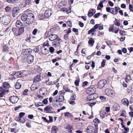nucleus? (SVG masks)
I'll list each match as a JSON object with an SVG mask.
<instances>
[{"instance_id": "obj_1", "label": "nucleus", "mask_w": 133, "mask_h": 133, "mask_svg": "<svg viewBox=\"0 0 133 133\" xmlns=\"http://www.w3.org/2000/svg\"><path fill=\"white\" fill-rule=\"evenodd\" d=\"M10 16L7 15L3 18L1 22L3 24L6 25H7L10 23Z\"/></svg>"}, {"instance_id": "obj_2", "label": "nucleus", "mask_w": 133, "mask_h": 133, "mask_svg": "<svg viewBox=\"0 0 133 133\" xmlns=\"http://www.w3.org/2000/svg\"><path fill=\"white\" fill-rule=\"evenodd\" d=\"M105 92L107 95L111 97L114 96L115 95L114 91L110 89H106Z\"/></svg>"}, {"instance_id": "obj_3", "label": "nucleus", "mask_w": 133, "mask_h": 133, "mask_svg": "<svg viewBox=\"0 0 133 133\" xmlns=\"http://www.w3.org/2000/svg\"><path fill=\"white\" fill-rule=\"evenodd\" d=\"M107 83L106 81L104 79H102L98 83L97 87L99 89H101Z\"/></svg>"}, {"instance_id": "obj_4", "label": "nucleus", "mask_w": 133, "mask_h": 133, "mask_svg": "<svg viewBox=\"0 0 133 133\" xmlns=\"http://www.w3.org/2000/svg\"><path fill=\"white\" fill-rule=\"evenodd\" d=\"M53 108L50 105H48L45 107L44 109V111L46 113H53L54 112Z\"/></svg>"}, {"instance_id": "obj_5", "label": "nucleus", "mask_w": 133, "mask_h": 133, "mask_svg": "<svg viewBox=\"0 0 133 133\" xmlns=\"http://www.w3.org/2000/svg\"><path fill=\"white\" fill-rule=\"evenodd\" d=\"M98 97V95L96 93H95L93 94H90L89 96L87 97V101H90L92 100L95 99Z\"/></svg>"}, {"instance_id": "obj_6", "label": "nucleus", "mask_w": 133, "mask_h": 133, "mask_svg": "<svg viewBox=\"0 0 133 133\" xmlns=\"http://www.w3.org/2000/svg\"><path fill=\"white\" fill-rule=\"evenodd\" d=\"M96 89L95 88L93 87H91L88 88L86 90V92L88 94H92L95 93Z\"/></svg>"}, {"instance_id": "obj_7", "label": "nucleus", "mask_w": 133, "mask_h": 133, "mask_svg": "<svg viewBox=\"0 0 133 133\" xmlns=\"http://www.w3.org/2000/svg\"><path fill=\"white\" fill-rule=\"evenodd\" d=\"M19 98L17 96H13L10 97L9 100L12 103H16L19 99Z\"/></svg>"}, {"instance_id": "obj_8", "label": "nucleus", "mask_w": 133, "mask_h": 133, "mask_svg": "<svg viewBox=\"0 0 133 133\" xmlns=\"http://www.w3.org/2000/svg\"><path fill=\"white\" fill-rule=\"evenodd\" d=\"M19 12V9L18 8L15 7L14 8L12 11V13L13 17H15Z\"/></svg>"}, {"instance_id": "obj_9", "label": "nucleus", "mask_w": 133, "mask_h": 133, "mask_svg": "<svg viewBox=\"0 0 133 133\" xmlns=\"http://www.w3.org/2000/svg\"><path fill=\"white\" fill-rule=\"evenodd\" d=\"M49 39L51 41H53L56 39H57L58 38H59L58 37L57 35L55 34H51L48 36Z\"/></svg>"}, {"instance_id": "obj_10", "label": "nucleus", "mask_w": 133, "mask_h": 133, "mask_svg": "<svg viewBox=\"0 0 133 133\" xmlns=\"http://www.w3.org/2000/svg\"><path fill=\"white\" fill-rule=\"evenodd\" d=\"M94 128L91 125L88 126L86 129V131L87 133H93L94 130Z\"/></svg>"}, {"instance_id": "obj_11", "label": "nucleus", "mask_w": 133, "mask_h": 133, "mask_svg": "<svg viewBox=\"0 0 133 133\" xmlns=\"http://www.w3.org/2000/svg\"><path fill=\"white\" fill-rule=\"evenodd\" d=\"M27 61L29 63H31L33 61L34 57L31 55H30L27 57Z\"/></svg>"}, {"instance_id": "obj_12", "label": "nucleus", "mask_w": 133, "mask_h": 133, "mask_svg": "<svg viewBox=\"0 0 133 133\" xmlns=\"http://www.w3.org/2000/svg\"><path fill=\"white\" fill-rule=\"evenodd\" d=\"M61 40L60 38H58L57 41H54L52 43L53 45L55 47H56L59 46L60 43V41Z\"/></svg>"}, {"instance_id": "obj_13", "label": "nucleus", "mask_w": 133, "mask_h": 133, "mask_svg": "<svg viewBox=\"0 0 133 133\" xmlns=\"http://www.w3.org/2000/svg\"><path fill=\"white\" fill-rule=\"evenodd\" d=\"M22 81L21 80H18L16 82L15 85V87L17 89H18L20 88L21 86V82Z\"/></svg>"}, {"instance_id": "obj_14", "label": "nucleus", "mask_w": 133, "mask_h": 133, "mask_svg": "<svg viewBox=\"0 0 133 133\" xmlns=\"http://www.w3.org/2000/svg\"><path fill=\"white\" fill-rule=\"evenodd\" d=\"M44 15L45 17L49 18L51 15V11L49 10H46L45 12Z\"/></svg>"}, {"instance_id": "obj_15", "label": "nucleus", "mask_w": 133, "mask_h": 133, "mask_svg": "<svg viewBox=\"0 0 133 133\" xmlns=\"http://www.w3.org/2000/svg\"><path fill=\"white\" fill-rule=\"evenodd\" d=\"M41 52L43 54H46L49 52V50L44 47H42L41 49Z\"/></svg>"}, {"instance_id": "obj_16", "label": "nucleus", "mask_w": 133, "mask_h": 133, "mask_svg": "<svg viewBox=\"0 0 133 133\" xmlns=\"http://www.w3.org/2000/svg\"><path fill=\"white\" fill-rule=\"evenodd\" d=\"M12 31L14 33V35L16 36L20 35L21 34L18 32L17 29L15 28H13L12 29Z\"/></svg>"}, {"instance_id": "obj_17", "label": "nucleus", "mask_w": 133, "mask_h": 133, "mask_svg": "<svg viewBox=\"0 0 133 133\" xmlns=\"http://www.w3.org/2000/svg\"><path fill=\"white\" fill-rule=\"evenodd\" d=\"M77 128L79 129H82L84 128V125L81 123H78L77 124Z\"/></svg>"}, {"instance_id": "obj_18", "label": "nucleus", "mask_w": 133, "mask_h": 133, "mask_svg": "<svg viewBox=\"0 0 133 133\" xmlns=\"http://www.w3.org/2000/svg\"><path fill=\"white\" fill-rule=\"evenodd\" d=\"M24 55H27L30 54L31 52V50L30 49H26L23 52Z\"/></svg>"}, {"instance_id": "obj_19", "label": "nucleus", "mask_w": 133, "mask_h": 133, "mask_svg": "<svg viewBox=\"0 0 133 133\" xmlns=\"http://www.w3.org/2000/svg\"><path fill=\"white\" fill-rule=\"evenodd\" d=\"M15 119L16 121L21 123H23L25 122V120L24 118H21L19 117H16Z\"/></svg>"}, {"instance_id": "obj_20", "label": "nucleus", "mask_w": 133, "mask_h": 133, "mask_svg": "<svg viewBox=\"0 0 133 133\" xmlns=\"http://www.w3.org/2000/svg\"><path fill=\"white\" fill-rule=\"evenodd\" d=\"M34 20V18H27L26 21V23L27 24H30L33 22Z\"/></svg>"}, {"instance_id": "obj_21", "label": "nucleus", "mask_w": 133, "mask_h": 133, "mask_svg": "<svg viewBox=\"0 0 133 133\" xmlns=\"http://www.w3.org/2000/svg\"><path fill=\"white\" fill-rule=\"evenodd\" d=\"M122 103L124 105L127 104V106L128 105L129 102L128 100L126 98H124L122 100Z\"/></svg>"}, {"instance_id": "obj_22", "label": "nucleus", "mask_w": 133, "mask_h": 133, "mask_svg": "<svg viewBox=\"0 0 133 133\" xmlns=\"http://www.w3.org/2000/svg\"><path fill=\"white\" fill-rule=\"evenodd\" d=\"M22 73L20 71H17L15 72L13 75L14 77L15 78H17L18 76H20Z\"/></svg>"}, {"instance_id": "obj_23", "label": "nucleus", "mask_w": 133, "mask_h": 133, "mask_svg": "<svg viewBox=\"0 0 133 133\" xmlns=\"http://www.w3.org/2000/svg\"><path fill=\"white\" fill-rule=\"evenodd\" d=\"M27 18V15L25 14H23L21 17V19L23 21H25Z\"/></svg>"}, {"instance_id": "obj_24", "label": "nucleus", "mask_w": 133, "mask_h": 133, "mask_svg": "<svg viewBox=\"0 0 133 133\" xmlns=\"http://www.w3.org/2000/svg\"><path fill=\"white\" fill-rule=\"evenodd\" d=\"M34 80L35 82H38L41 80V76L38 75L36 76L34 78Z\"/></svg>"}, {"instance_id": "obj_25", "label": "nucleus", "mask_w": 133, "mask_h": 133, "mask_svg": "<svg viewBox=\"0 0 133 133\" xmlns=\"http://www.w3.org/2000/svg\"><path fill=\"white\" fill-rule=\"evenodd\" d=\"M3 87L5 89L9 88L10 86L9 84L7 82H4L3 83Z\"/></svg>"}, {"instance_id": "obj_26", "label": "nucleus", "mask_w": 133, "mask_h": 133, "mask_svg": "<svg viewBox=\"0 0 133 133\" xmlns=\"http://www.w3.org/2000/svg\"><path fill=\"white\" fill-rule=\"evenodd\" d=\"M30 88L31 90H34L37 89V87L36 85L35 82H34L33 84L31 85Z\"/></svg>"}, {"instance_id": "obj_27", "label": "nucleus", "mask_w": 133, "mask_h": 133, "mask_svg": "<svg viewBox=\"0 0 133 133\" xmlns=\"http://www.w3.org/2000/svg\"><path fill=\"white\" fill-rule=\"evenodd\" d=\"M113 109L114 111H117L119 110V105L117 104H114L113 106Z\"/></svg>"}, {"instance_id": "obj_28", "label": "nucleus", "mask_w": 133, "mask_h": 133, "mask_svg": "<svg viewBox=\"0 0 133 133\" xmlns=\"http://www.w3.org/2000/svg\"><path fill=\"white\" fill-rule=\"evenodd\" d=\"M64 99V96L63 95H59V98L57 101L58 102H61L63 101Z\"/></svg>"}, {"instance_id": "obj_29", "label": "nucleus", "mask_w": 133, "mask_h": 133, "mask_svg": "<svg viewBox=\"0 0 133 133\" xmlns=\"http://www.w3.org/2000/svg\"><path fill=\"white\" fill-rule=\"evenodd\" d=\"M109 30L110 32L112 31L113 32H114L115 33H117L118 31V30L115 29L113 27L110 28L109 29Z\"/></svg>"}, {"instance_id": "obj_30", "label": "nucleus", "mask_w": 133, "mask_h": 133, "mask_svg": "<svg viewBox=\"0 0 133 133\" xmlns=\"http://www.w3.org/2000/svg\"><path fill=\"white\" fill-rule=\"evenodd\" d=\"M22 25V23L19 20H17L16 22V25L17 27L20 28Z\"/></svg>"}, {"instance_id": "obj_31", "label": "nucleus", "mask_w": 133, "mask_h": 133, "mask_svg": "<svg viewBox=\"0 0 133 133\" xmlns=\"http://www.w3.org/2000/svg\"><path fill=\"white\" fill-rule=\"evenodd\" d=\"M88 43L90 45L92 46L94 43V40L92 38H91L89 40Z\"/></svg>"}, {"instance_id": "obj_32", "label": "nucleus", "mask_w": 133, "mask_h": 133, "mask_svg": "<svg viewBox=\"0 0 133 133\" xmlns=\"http://www.w3.org/2000/svg\"><path fill=\"white\" fill-rule=\"evenodd\" d=\"M51 133H56L57 130V129L56 126H54L52 127Z\"/></svg>"}, {"instance_id": "obj_33", "label": "nucleus", "mask_w": 133, "mask_h": 133, "mask_svg": "<svg viewBox=\"0 0 133 133\" xmlns=\"http://www.w3.org/2000/svg\"><path fill=\"white\" fill-rule=\"evenodd\" d=\"M57 102H58L57 100L54 101L52 102V106L54 107H56L58 106V104L57 103Z\"/></svg>"}, {"instance_id": "obj_34", "label": "nucleus", "mask_w": 133, "mask_h": 133, "mask_svg": "<svg viewBox=\"0 0 133 133\" xmlns=\"http://www.w3.org/2000/svg\"><path fill=\"white\" fill-rule=\"evenodd\" d=\"M27 18L30 19L31 18H34V14L31 13H29L28 15H27Z\"/></svg>"}, {"instance_id": "obj_35", "label": "nucleus", "mask_w": 133, "mask_h": 133, "mask_svg": "<svg viewBox=\"0 0 133 133\" xmlns=\"http://www.w3.org/2000/svg\"><path fill=\"white\" fill-rule=\"evenodd\" d=\"M66 128L69 130V132H71L73 129L72 127L70 125H68L66 127Z\"/></svg>"}, {"instance_id": "obj_36", "label": "nucleus", "mask_w": 133, "mask_h": 133, "mask_svg": "<svg viewBox=\"0 0 133 133\" xmlns=\"http://www.w3.org/2000/svg\"><path fill=\"white\" fill-rule=\"evenodd\" d=\"M45 17V15H44L42 13L39 14L38 16V18L40 19H43Z\"/></svg>"}, {"instance_id": "obj_37", "label": "nucleus", "mask_w": 133, "mask_h": 133, "mask_svg": "<svg viewBox=\"0 0 133 133\" xmlns=\"http://www.w3.org/2000/svg\"><path fill=\"white\" fill-rule=\"evenodd\" d=\"M42 103L41 102H39L38 103H35V105L36 107H38L39 106H43V105L42 104Z\"/></svg>"}, {"instance_id": "obj_38", "label": "nucleus", "mask_w": 133, "mask_h": 133, "mask_svg": "<svg viewBox=\"0 0 133 133\" xmlns=\"http://www.w3.org/2000/svg\"><path fill=\"white\" fill-rule=\"evenodd\" d=\"M91 11V10H90L89 12L88 15L89 17H91V16H92L95 13L94 11Z\"/></svg>"}, {"instance_id": "obj_39", "label": "nucleus", "mask_w": 133, "mask_h": 133, "mask_svg": "<svg viewBox=\"0 0 133 133\" xmlns=\"http://www.w3.org/2000/svg\"><path fill=\"white\" fill-rule=\"evenodd\" d=\"M131 79V77L130 76L128 75L126 76L125 78V81L127 82L128 83Z\"/></svg>"}, {"instance_id": "obj_40", "label": "nucleus", "mask_w": 133, "mask_h": 133, "mask_svg": "<svg viewBox=\"0 0 133 133\" xmlns=\"http://www.w3.org/2000/svg\"><path fill=\"white\" fill-rule=\"evenodd\" d=\"M3 51L6 52L8 50V48L6 45H5L3 47Z\"/></svg>"}, {"instance_id": "obj_41", "label": "nucleus", "mask_w": 133, "mask_h": 133, "mask_svg": "<svg viewBox=\"0 0 133 133\" xmlns=\"http://www.w3.org/2000/svg\"><path fill=\"white\" fill-rule=\"evenodd\" d=\"M5 9L6 11L7 12H10L11 11V8L9 6H6L5 8Z\"/></svg>"}, {"instance_id": "obj_42", "label": "nucleus", "mask_w": 133, "mask_h": 133, "mask_svg": "<svg viewBox=\"0 0 133 133\" xmlns=\"http://www.w3.org/2000/svg\"><path fill=\"white\" fill-rule=\"evenodd\" d=\"M6 92L5 90H3V91L0 93V97H3Z\"/></svg>"}, {"instance_id": "obj_43", "label": "nucleus", "mask_w": 133, "mask_h": 133, "mask_svg": "<svg viewBox=\"0 0 133 133\" xmlns=\"http://www.w3.org/2000/svg\"><path fill=\"white\" fill-rule=\"evenodd\" d=\"M32 0H26L25 1V6L26 5H29L31 3Z\"/></svg>"}, {"instance_id": "obj_44", "label": "nucleus", "mask_w": 133, "mask_h": 133, "mask_svg": "<svg viewBox=\"0 0 133 133\" xmlns=\"http://www.w3.org/2000/svg\"><path fill=\"white\" fill-rule=\"evenodd\" d=\"M95 126L96 127V129H94L93 133H97L98 131V125L97 124H95Z\"/></svg>"}, {"instance_id": "obj_45", "label": "nucleus", "mask_w": 133, "mask_h": 133, "mask_svg": "<svg viewBox=\"0 0 133 133\" xmlns=\"http://www.w3.org/2000/svg\"><path fill=\"white\" fill-rule=\"evenodd\" d=\"M106 62V60L105 59H103V60L102 62L101 63V66L103 67L105 66V63Z\"/></svg>"}, {"instance_id": "obj_46", "label": "nucleus", "mask_w": 133, "mask_h": 133, "mask_svg": "<svg viewBox=\"0 0 133 133\" xmlns=\"http://www.w3.org/2000/svg\"><path fill=\"white\" fill-rule=\"evenodd\" d=\"M28 90L27 89H25L23 93V94L24 95H27V93L28 92Z\"/></svg>"}, {"instance_id": "obj_47", "label": "nucleus", "mask_w": 133, "mask_h": 133, "mask_svg": "<svg viewBox=\"0 0 133 133\" xmlns=\"http://www.w3.org/2000/svg\"><path fill=\"white\" fill-rule=\"evenodd\" d=\"M25 115V114L24 112H21L19 113V117L21 118H23L22 117Z\"/></svg>"}, {"instance_id": "obj_48", "label": "nucleus", "mask_w": 133, "mask_h": 133, "mask_svg": "<svg viewBox=\"0 0 133 133\" xmlns=\"http://www.w3.org/2000/svg\"><path fill=\"white\" fill-rule=\"evenodd\" d=\"M64 116L65 117H70L71 116V114L69 112H66L64 113Z\"/></svg>"}, {"instance_id": "obj_49", "label": "nucleus", "mask_w": 133, "mask_h": 133, "mask_svg": "<svg viewBox=\"0 0 133 133\" xmlns=\"http://www.w3.org/2000/svg\"><path fill=\"white\" fill-rule=\"evenodd\" d=\"M76 97V95H73L71 96L70 99L71 101H74L75 100V98Z\"/></svg>"}, {"instance_id": "obj_50", "label": "nucleus", "mask_w": 133, "mask_h": 133, "mask_svg": "<svg viewBox=\"0 0 133 133\" xmlns=\"http://www.w3.org/2000/svg\"><path fill=\"white\" fill-rule=\"evenodd\" d=\"M115 15L118 12V10H119L120 9L119 8L117 7H115Z\"/></svg>"}, {"instance_id": "obj_51", "label": "nucleus", "mask_w": 133, "mask_h": 133, "mask_svg": "<svg viewBox=\"0 0 133 133\" xmlns=\"http://www.w3.org/2000/svg\"><path fill=\"white\" fill-rule=\"evenodd\" d=\"M19 31L21 34L24 31V28L23 27H20L19 29Z\"/></svg>"}, {"instance_id": "obj_52", "label": "nucleus", "mask_w": 133, "mask_h": 133, "mask_svg": "<svg viewBox=\"0 0 133 133\" xmlns=\"http://www.w3.org/2000/svg\"><path fill=\"white\" fill-rule=\"evenodd\" d=\"M100 98L101 100L103 101H105L107 100L106 97L102 96H100Z\"/></svg>"}, {"instance_id": "obj_53", "label": "nucleus", "mask_w": 133, "mask_h": 133, "mask_svg": "<svg viewBox=\"0 0 133 133\" xmlns=\"http://www.w3.org/2000/svg\"><path fill=\"white\" fill-rule=\"evenodd\" d=\"M119 33L122 35H125V31H123L120 30L119 32Z\"/></svg>"}, {"instance_id": "obj_54", "label": "nucleus", "mask_w": 133, "mask_h": 133, "mask_svg": "<svg viewBox=\"0 0 133 133\" xmlns=\"http://www.w3.org/2000/svg\"><path fill=\"white\" fill-rule=\"evenodd\" d=\"M79 80L78 79L76 80L75 82V85L77 86H78L79 83Z\"/></svg>"}, {"instance_id": "obj_55", "label": "nucleus", "mask_w": 133, "mask_h": 133, "mask_svg": "<svg viewBox=\"0 0 133 133\" xmlns=\"http://www.w3.org/2000/svg\"><path fill=\"white\" fill-rule=\"evenodd\" d=\"M49 50L50 52L52 53L54 51V49L52 47H51L49 48Z\"/></svg>"}, {"instance_id": "obj_56", "label": "nucleus", "mask_w": 133, "mask_h": 133, "mask_svg": "<svg viewBox=\"0 0 133 133\" xmlns=\"http://www.w3.org/2000/svg\"><path fill=\"white\" fill-rule=\"evenodd\" d=\"M132 87L131 86L129 87L128 88V93H130L131 91Z\"/></svg>"}, {"instance_id": "obj_57", "label": "nucleus", "mask_w": 133, "mask_h": 133, "mask_svg": "<svg viewBox=\"0 0 133 133\" xmlns=\"http://www.w3.org/2000/svg\"><path fill=\"white\" fill-rule=\"evenodd\" d=\"M100 14L101 13L100 12H98L94 16V17L95 18H97L100 15Z\"/></svg>"}, {"instance_id": "obj_58", "label": "nucleus", "mask_w": 133, "mask_h": 133, "mask_svg": "<svg viewBox=\"0 0 133 133\" xmlns=\"http://www.w3.org/2000/svg\"><path fill=\"white\" fill-rule=\"evenodd\" d=\"M37 31V29H35L32 32V34L33 35H35Z\"/></svg>"}, {"instance_id": "obj_59", "label": "nucleus", "mask_w": 133, "mask_h": 133, "mask_svg": "<svg viewBox=\"0 0 133 133\" xmlns=\"http://www.w3.org/2000/svg\"><path fill=\"white\" fill-rule=\"evenodd\" d=\"M67 24L70 27H71L72 26V23L70 21H68L67 22Z\"/></svg>"}, {"instance_id": "obj_60", "label": "nucleus", "mask_w": 133, "mask_h": 133, "mask_svg": "<svg viewBox=\"0 0 133 133\" xmlns=\"http://www.w3.org/2000/svg\"><path fill=\"white\" fill-rule=\"evenodd\" d=\"M34 51L36 53L38 52L39 51V50L38 47H36L34 49Z\"/></svg>"}, {"instance_id": "obj_61", "label": "nucleus", "mask_w": 133, "mask_h": 133, "mask_svg": "<svg viewBox=\"0 0 133 133\" xmlns=\"http://www.w3.org/2000/svg\"><path fill=\"white\" fill-rule=\"evenodd\" d=\"M48 102V101L46 99H44L43 101H42L43 103L45 104H47Z\"/></svg>"}, {"instance_id": "obj_62", "label": "nucleus", "mask_w": 133, "mask_h": 133, "mask_svg": "<svg viewBox=\"0 0 133 133\" xmlns=\"http://www.w3.org/2000/svg\"><path fill=\"white\" fill-rule=\"evenodd\" d=\"M93 122L96 123H98L99 122V120L97 118H96L93 121Z\"/></svg>"}, {"instance_id": "obj_63", "label": "nucleus", "mask_w": 133, "mask_h": 133, "mask_svg": "<svg viewBox=\"0 0 133 133\" xmlns=\"http://www.w3.org/2000/svg\"><path fill=\"white\" fill-rule=\"evenodd\" d=\"M106 43L107 45L109 46H111L112 44L111 42L110 41H107L106 42Z\"/></svg>"}, {"instance_id": "obj_64", "label": "nucleus", "mask_w": 133, "mask_h": 133, "mask_svg": "<svg viewBox=\"0 0 133 133\" xmlns=\"http://www.w3.org/2000/svg\"><path fill=\"white\" fill-rule=\"evenodd\" d=\"M122 51L124 53H126L127 52V50L125 48H123L122 49Z\"/></svg>"}]
</instances>
